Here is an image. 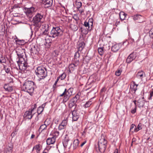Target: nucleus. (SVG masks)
<instances>
[{
	"instance_id": "nucleus-1",
	"label": "nucleus",
	"mask_w": 153,
	"mask_h": 153,
	"mask_svg": "<svg viewBox=\"0 0 153 153\" xmlns=\"http://www.w3.org/2000/svg\"><path fill=\"white\" fill-rule=\"evenodd\" d=\"M35 86L34 82L30 81H26L23 85L22 87L23 90L28 92L30 95L33 92Z\"/></svg>"
},
{
	"instance_id": "nucleus-2",
	"label": "nucleus",
	"mask_w": 153,
	"mask_h": 153,
	"mask_svg": "<svg viewBox=\"0 0 153 153\" xmlns=\"http://www.w3.org/2000/svg\"><path fill=\"white\" fill-rule=\"evenodd\" d=\"M43 17V15L38 13L33 18L32 22L33 25L35 26V30L37 31L40 27L41 25V20Z\"/></svg>"
},
{
	"instance_id": "nucleus-3",
	"label": "nucleus",
	"mask_w": 153,
	"mask_h": 153,
	"mask_svg": "<svg viewBox=\"0 0 153 153\" xmlns=\"http://www.w3.org/2000/svg\"><path fill=\"white\" fill-rule=\"evenodd\" d=\"M63 33V30L62 27H53L49 33V37L55 38L57 36H60L62 35Z\"/></svg>"
},
{
	"instance_id": "nucleus-4",
	"label": "nucleus",
	"mask_w": 153,
	"mask_h": 153,
	"mask_svg": "<svg viewBox=\"0 0 153 153\" xmlns=\"http://www.w3.org/2000/svg\"><path fill=\"white\" fill-rule=\"evenodd\" d=\"M35 73L40 80L44 79L47 76V70L42 66L38 67L35 71Z\"/></svg>"
},
{
	"instance_id": "nucleus-5",
	"label": "nucleus",
	"mask_w": 153,
	"mask_h": 153,
	"mask_svg": "<svg viewBox=\"0 0 153 153\" xmlns=\"http://www.w3.org/2000/svg\"><path fill=\"white\" fill-rule=\"evenodd\" d=\"M73 91V88H70L68 90L66 88L65 89L63 92L59 96L60 97H63L62 102H66L69 100L72 94Z\"/></svg>"
},
{
	"instance_id": "nucleus-6",
	"label": "nucleus",
	"mask_w": 153,
	"mask_h": 153,
	"mask_svg": "<svg viewBox=\"0 0 153 153\" xmlns=\"http://www.w3.org/2000/svg\"><path fill=\"white\" fill-rule=\"evenodd\" d=\"M107 141L104 136L102 137L98 141V149L101 152H104L106 150Z\"/></svg>"
},
{
	"instance_id": "nucleus-7",
	"label": "nucleus",
	"mask_w": 153,
	"mask_h": 153,
	"mask_svg": "<svg viewBox=\"0 0 153 153\" xmlns=\"http://www.w3.org/2000/svg\"><path fill=\"white\" fill-rule=\"evenodd\" d=\"M17 61L19 69L20 70L24 71L27 67V58H19Z\"/></svg>"
},
{
	"instance_id": "nucleus-8",
	"label": "nucleus",
	"mask_w": 153,
	"mask_h": 153,
	"mask_svg": "<svg viewBox=\"0 0 153 153\" xmlns=\"http://www.w3.org/2000/svg\"><path fill=\"white\" fill-rule=\"evenodd\" d=\"M35 8L33 7L30 8H25V12L27 16L30 18H31L34 15Z\"/></svg>"
},
{
	"instance_id": "nucleus-9",
	"label": "nucleus",
	"mask_w": 153,
	"mask_h": 153,
	"mask_svg": "<svg viewBox=\"0 0 153 153\" xmlns=\"http://www.w3.org/2000/svg\"><path fill=\"white\" fill-rule=\"evenodd\" d=\"M45 8L51 7L53 4V0H41Z\"/></svg>"
},
{
	"instance_id": "nucleus-10",
	"label": "nucleus",
	"mask_w": 153,
	"mask_h": 153,
	"mask_svg": "<svg viewBox=\"0 0 153 153\" xmlns=\"http://www.w3.org/2000/svg\"><path fill=\"white\" fill-rule=\"evenodd\" d=\"M39 49L37 45H30V53L32 56L37 55L39 53Z\"/></svg>"
},
{
	"instance_id": "nucleus-11",
	"label": "nucleus",
	"mask_w": 153,
	"mask_h": 153,
	"mask_svg": "<svg viewBox=\"0 0 153 153\" xmlns=\"http://www.w3.org/2000/svg\"><path fill=\"white\" fill-rule=\"evenodd\" d=\"M33 111V109H31L26 111L24 115V117L26 119H31L33 116V115H32V112Z\"/></svg>"
},
{
	"instance_id": "nucleus-12",
	"label": "nucleus",
	"mask_w": 153,
	"mask_h": 153,
	"mask_svg": "<svg viewBox=\"0 0 153 153\" xmlns=\"http://www.w3.org/2000/svg\"><path fill=\"white\" fill-rule=\"evenodd\" d=\"M72 120L74 121H76L77 120L79 117V113L77 112V111L74 109L72 111Z\"/></svg>"
},
{
	"instance_id": "nucleus-13",
	"label": "nucleus",
	"mask_w": 153,
	"mask_h": 153,
	"mask_svg": "<svg viewBox=\"0 0 153 153\" xmlns=\"http://www.w3.org/2000/svg\"><path fill=\"white\" fill-rule=\"evenodd\" d=\"M67 120L65 119L63 120L61 123H60L58 127L59 130H61L64 129L66 127L67 124Z\"/></svg>"
},
{
	"instance_id": "nucleus-14",
	"label": "nucleus",
	"mask_w": 153,
	"mask_h": 153,
	"mask_svg": "<svg viewBox=\"0 0 153 153\" xmlns=\"http://www.w3.org/2000/svg\"><path fill=\"white\" fill-rule=\"evenodd\" d=\"M137 77L139 79L143 80V79L145 77V74L143 71H140L138 72L137 74Z\"/></svg>"
},
{
	"instance_id": "nucleus-15",
	"label": "nucleus",
	"mask_w": 153,
	"mask_h": 153,
	"mask_svg": "<svg viewBox=\"0 0 153 153\" xmlns=\"http://www.w3.org/2000/svg\"><path fill=\"white\" fill-rule=\"evenodd\" d=\"M56 141V139L52 137H51L48 138L47 140V144L48 145H50L54 143Z\"/></svg>"
},
{
	"instance_id": "nucleus-16",
	"label": "nucleus",
	"mask_w": 153,
	"mask_h": 153,
	"mask_svg": "<svg viewBox=\"0 0 153 153\" xmlns=\"http://www.w3.org/2000/svg\"><path fill=\"white\" fill-rule=\"evenodd\" d=\"M79 96L78 94H76L74 97L71 99L70 101L75 105V106H76V103L77 102L78 100L79 99Z\"/></svg>"
},
{
	"instance_id": "nucleus-17",
	"label": "nucleus",
	"mask_w": 153,
	"mask_h": 153,
	"mask_svg": "<svg viewBox=\"0 0 153 153\" xmlns=\"http://www.w3.org/2000/svg\"><path fill=\"white\" fill-rule=\"evenodd\" d=\"M138 85V84H136L135 83V82H133L131 86V91H134V93H135L137 89V87Z\"/></svg>"
},
{
	"instance_id": "nucleus-18",
	"label": "nucleus",
	"mask_w": 153,
	"mask_h": 153,
	"mask_svg": "<svg viewBox=\"0 0 153 153\" xmlns=\"http://www.w3.org/2000/svg\"><path fill=\"white\" fill-rule=\"evenodd\" d=\"M120 48V45L118 44H115L112 45L111 47V50L114 52H116Z\"/></svg>"
},
{
	"instance_id": "nucleus-19",
	"label": "nucleus",
	"mask_w": 153,
	"mask_h": 153,
	"mask_svg": "<svg viewBox=\"0 0 153 153\" xmlns=\"http://www.w3.org/2000/svg\"><path fill=\"white\" fill-rule=\"evenodd\" d=\"M4 88L8 92H11L13 91V89L12 86H9L8 84H6L4 85Z\"/></svg>"
},
{
	"instance_id": "nucleus-20",
	"label": "nucleus",
	"mask_w": 153,
	"mask_h": 153,
	"mask_svg": "<svg viewBox=\"0 0 153 153\" xmlns=\"http://www.w3.org/2000/svg\"><path fill=\"white\" fill-rule=\"evenodd\" d=\"M12 146L7 147L4 150V153H12Z\"/></svg>"
},
{
	"instance_id": "nucleus-21",
	"label": "nucleus",
	"mask_w": 153,
	"mask_h": 153,
	"mask_svg": "<svg viewBox=\"0 0 153 153\" xmlns=\"http://www.w3.org/2000/svg\"><path fill=\"white\" fill-rule=\"evenodd\" d=\"M85 45V44L83 42H80L78 45L79 51H82L84 48Z\"/></svg>"
},
{
	"instance_id": "nucleus-22",
	"label": "nucleus",
	"mask_w": 153,
	"mask_h": 153,
	"mask_svg": "<svg viewBox=\"0 0 153 153\" xmlns=\"http://www.w3.org/2000/svg\"><path fill=\"white\" fill-rule=\"evenodd\" d=\"M69 140L68 139L65 138L63 140V144L65 148H66L68 144H71V143H69Z\"/></svg>"
},
{
	"instance_id": "nucleus-23",
	"label": "nucleus",
	"mask_w": 153,
	"mask_h": 153,
	"mask_svg": "<svg viewBox=\"0 0 153 153\" xmlns=\"http://www.w3.org/2000/svg\"><path fill=\"white\" fill-rule=\"evenodd\" d=\"M127 14L123 12H121L119 14V16L120 19L123 21L126 18V16Z\"/></svg>"
},
{
	"instance_id": "nucleus-24",
	"label": "nucleus",
	"mask_w": 153,
	"mask_h": 153,
	"mask_svg": "<svg viewBox=\"0 0 153 153\" xmlns=\"http://www.w3.org/2000/svg\"><path fill=\"white\" fill-rule=\"evenodd\" d=\"M79 142V140L78 139H76L74 140L73 143L74 149H76L78 146Z\"/></svg>"
},
{
	"instance_id": "nucleus-25",
	"label": "nucleus",
	"mask_w": 153,
	"mask_h": 153,
	"mask_svg": "<svg viewBox=\"0 0 153 153\" xmlns=\"http://www.w3.org/2000/svg\"><path fill=\"white\" fill-rule=\"evenodd\" d=\"M138 53L136 52H133L130 54L128 57H137L138 56Z\"/></svg>"
},
{
	"instance_id": "nucleus-26",
	"label": "nucleus",
	"mask_w": 153,
	"mask_h": 153,
	"mask_svg": "<svg viewBox=\"0 0 153 153\" xmlns=\"http://www.w3.org/2000/svg\"><path fill=\"white\" fill-rule=\"evenodd\" d=\"M142 124L140 123L138 124V125L136 128V127L134 129V131L135 132H137L139 130L142 129Z\"/></svg>"
},
{
	"instance_id": "nucleus-27",
	"label": "nucleus",
	"mask_w": 153,
	"mask_h": 153,
	"mask_svg": "<svg viewBox=\"0 0 153 153\" xmlns=\"http://www.w3.org/2000/svg\"><path fill=\"white\" fill-rule=\"evenodd\" d=\"M92 103L91 101V99H90L86 102L85 104L84 105V107L85 108H88L91 105Z\"/></svg>"
},
{
	"instance_id": "nucleus-28",
	"label": "nucleus",
	"mask_w": 153,
	"mask_h": 153,
	"mask_svg": "<svg viewBox=\"0 0 153 153\" xmlns=\"http://www.w3.org/2000/svg\"><path fill=\"white\" fill-rule=\"evenodd\" d=\"M134 20H138L142 17V16L139 14H137L133 16Z\"/></svg>"
},
{
	"instance_id": "nucleus-29",
	"label": "nucleus",
	"mask_w": 153,
	"mask_h": 153,
	"mask_svg": "<svg viewBox=\"0 0 153 153\" xmlns=\"http://www.w3.org/2000/svg\"><path fill=\"white\" fill-rule=\"evenodd\" d=\"M16 42L19 45H24L25 43V41L23 40H20L18 39L16 40Z\"/></svg>"
},
{
	"instance_id": "nucleus-30",
	"label": "nucleus",
	"mask_w": 153,
	"mask_h": 153,
	"mask_svg": "<svg viewBox=\"0 0 153 153\" xmlns=\"http://www.w3.org/2000/svg\"><path fill=\"white\" fill-rule=\"evenodd\" d=\"M59 53L57 51H54L52 53V57H56L59 55Z\"/></svg>"
},
{
	"instance_id": "nucleus-31",
	"label": "nucleus",
	"mask_w": 153,
	"mask_h": 153,
	"mask_svg": "<svg viewBox=\"0 0 153 153\" xmlns=\"http://www.w3.org/2000/svg\"><path fill=\"white\" fill-rule=\"evenodd\" d=\"M98 51L100 56H102L104 52L103 48H99L98 49Z\"/></svg>"
},
{
	"instance_id": "nucleus-32",
	"label": "nucleus",
	"mask_w": 153,
	"mask_h": 153,
	"mask_svg": "<svg viewBox=\"0 0 153 153\" xmlns=\"http://www.w3.org/2000/svg\"><path fill=\"white\" fill-rule=\"evenodd\" d=\"M59 132L58 131H56L53 133V137L56 139V138L59 135Z\"/></svg>"
},
{
	"instance_id": "nucleus-33",
	"label": "nucleus",
	"mask_w": 153,
	"mask_h": 153,
	"mask_svg": "<svg viewBox=\"0 0 153 153\" xmlns=\"http://www.w3.org/2000/svg\"><path fill=\"white\" fill-rule=\"evenodd\" d=\"M47 127V126H46L45 124H44L40 126L39 130H41V131H42L43 130L46 129Z\"/></svg>"
},
{
	"instance_id": "nucleus-34",
	"label": "nucleus",
	"mask_w": 153,
	"mask_h": 153,
	"mask_svg": "<svg viewBox=\"0 0 153 153\" xmlns=\"http://www.w3.org/2000/svg\"><path fill=\"white\" fill-rule=\"evenodd\" d=\"M66 76V74L65 73H63L61 75L58 77V78L60 79L61 80L64 79Z\"/></svg>"
},
{
	"instance_id": "nucleus-35",
	"label": "nucleus",
	"mask_w": 153,
	"mask_h": 153,
	"mask_svg": "<svg viewBox=\"0 0 153 153\" xmlns=\"http://www.w3.org/2000/svg\"><path fill=\"white\" fill-rule=\"evenodd\" d=\"M40 144H38L36 145L34 147L33 149H35L36 150V152H39L40 151Z\"/></svg>"
},
{
	"instance_id": "nucleus-36",
	"label": "nucleus",
	"mask_w": 153,
	"mask_h": 153,
	"mask_svg": "<svg viewBox=\"0 0 153 153\" xmlns=\"http://www.w3.org/2000/svg\"><path fill=\"white\" fill-rule=\"evenodd\" d=\"M44 109L42 108L40 106L38 108L37 110V112L38 115H39L43 111Z\"/></svg>"
},
{
	"instance_id": "nucleus-37",
	"label": "nucleus",
	"mask_w": 153,
	"mask_h": 153,
	"mask_svg": "<svg viewBox=\"0 0 153 153\" xmlns=\"http://www.w3.org/2000/svg\"><path fill=\"white\" fill-rule=\"evenodd\" d=\"M75 4L76 7L77 8H79L81 7L82 5V3L81 2L76 1Z\"/></svg>"
},
{
	"instance_id": "nucleus-38",
	"label": "nucleus",
	"mask_w": 153,
	"mask_h": 153,
	"mask_svg": "<svg viewBox=\"0 0 153 153\" xmlns=\"http://www.w3.org/2000/svg\"><path fill=\"white\" fill-rule=\"evenodd\" d=\"M122 72V70L121 69H120L119 68L115 72V74L116 76H119L120 74Z\"/></svg>"
},
{
	"instance_id": "nucleus-39",
	"label": "nucleus",
	"mask_w": 153,
	"mask_h": 153,
	"mask_svg": "<svg viewBox=\"0 0 153 153\" xmlns=\"http://www.w3.org/2000/svg\"><path fill=\"white\" fill-rule=\"evenodd\" d=\"M149 36L151 38L153 39V29H152L149 32Z\"/></svg>"
},
{
	"instance_id": "nucleus-40",
	"label": "nucleus",
	"mask_w": 153,
	"mask_h": 153,
	"mask_svg": "<svg viewBox=\"0 0 153 153\" xmlns=\"http://www.w3.org/2000/svg\"><path fill=\"white\" fill-rule=\"evenodd\" d=\"M51 123V121L49 119H47L44 122V124L47 126Z\"/></svg>"
},
{
	"instance_id": "nucleus-41",
	"label": "nucleus",
	"mask_w": 153,
	"mask_h": 153,
	"mask_svg": "<svg viewBox=\"0 0 153 153\" xmlns=\"http://www.w3.org/2000/svg\"><path fill=\"white\" fill-rule=\"evenodd\" d=\"M68 107L70 108H72L73 106H75V105L70 100L68 102Z\"/></svg>"
},
{
	"instance_id": "nucleus-42",
	"label": "nucleus",
	"mask_w": 153,
	"mask_h": 153,
	"mask_svg": "<svg viewBox=\"0 0 153 153\" xmlns=\"http://www.w3.org/2000/svg\"><path fill=\"white\" fill-rule=\"evenodd\" d=\"M153 98V90L150 91V95L148 99L149 100H152Z\"/></svg>"
},
{
	"instance_id": "nucleus-43",
	"label": "nucleus",
	"mask_w": 153,
	"mask_h": 153,
	"mask_svg": "<svg viewBox=\"0 0 153 153\" xmlns=\"http://www.w3.org/2000/svg\"><path fill=\"white\" fill-rule=\"evenodd\" d=\"M136 127V126L135 125L132 124L130 127V131L132 132H135L134 131V129L133 130V128H134V127L135 128Z\"/></svg>"
},
{
	"instance_id": "nucleus-44",
	"label": "nucleus",
	"mask_w": 153,
	"mask_h": 153,
	"mask_svg": "<svg viewBox=\"0 0 153 153\" xmlns=\"http://www.w3.org/2000/svg\"><path fill=\"white\" fill-rule=\"evenodd\" d=\"M89 24L88 30L91 31L93 26V22H88Z\"/></svg>"
},
{
	"instance_id": "nucleus-45",
	"label": "nucleus",
	"mask_w": 153,
	"mask_h": 153,
	"mask_svg": "<svg viewBox=\"0 0 153 153\" xmlns=\"http://www.w3.org/2000/svg\"><path fill=\"white\" fill-rule=\"evenodd\" d=\"M71 27L72 29L74 31H76L78 30V27L76 25H72L71 26Z\"/></svg>"
},
{
	"instance_id": "nucleus-46",
	"label": "nucleus",
	"mask_w": 153,
	"mask_h": 153,
	"mask_svg": "<svg viewBox=\"0 0 153 153\" xmlns=\"http://www.w3.org/2000/svg\"><path fill=\"white\" fill-rule=\"evenodd\" d=\"M49 33H50L47 32V30H44L42 32V34L44 35H47L49 37Z\"/></svg>"
},
{
	"instance_id": "nucleus-47",
	"label": "nucleus",
	"mask_w": 153,
	"mask_h": 153,
	"mask_svg": "<svg viewBox=\"0 0 153 153\" xmlns=\"http://www.w3.org/2000/svg\"><path fill=\"white\" fill-rule=\"evenodd\" d=\"M2 58H0V63L1 64L2 63H5L6 62V59L5 58H4L3 59H1Z\"/></svg>"
},
{
	"instance_id": "nucleus-48",
	"label": "nucleus",
	"mask_w": 153,
	"mask_h": 153,
	"mask_svg": "<svg viewBox=\"0 0 153 153\" xmlns=\"http://www.w3.org/2000/svg\"><path fill=\"white\" fill-rule=\"evenodd\" d=\"M133 60V58H127L126 61L128 63H130Z\"/></svg>"
},
{
	"instance_id": "nucleus-49",
	"label": "nucleus",
	"mask_w": 153,
	"mask_h": 153,
	"mask_svg": "<svg viewBox=\"0 0 153 153\" xmlns=\"http://www.w3.org/2000/svg\"><path fill=\"white\" fill-rule=\"evenodd\" d=\"M84 25L86 27H88V28H87V29L88 30V27H89L88 23L86 21H85L84 22Z\"/></svg>"
},
{
	"instance_id": "nucleus-50",
	"label": "nucleus",
	"mask_w": 153,
	"mask_h": 153,
	"mask_svg": "<svg viewBox=\"0 0 153 153\" xmlns=\"http://www.w3.org/2000/svg\"><path fill=\"white\" fill-rule=\"evenodd\" d=\"M43 26L44 27H47L46 28H45V29L44 30H46V31L47 30V32H48V30H48V28H49L48 25V24H45V25H43Z\"/></svg>"
},
{
	"instance_id": "nucleus-51",
	"label": "nucleus",
	"mask_w": 153,
	"mask_h": 153,
	"mask_svg": "<svg viewBox=\"0 0 153 153\" xmlns=\"http://www.w3.org/2000/svg\"><path fill=\"white\" fill-rule=\"evenodd\" d=\"M25 53H22V54H19L18 53H17V55L18 56V57H23L24 56V55H25Z\"/></svg>"
},
{
	"instance_id": "nucleus-52",
	"label": "nucleus",
	"mask_w": 153,
	"mask_h": 153,
	"mask_svg": "<svg viewBox=\"0 0 153 153\" xmlns=\"http://www.w3.org/2000/svg\"><path fill=\"white\" fill-rule=\"evenodd\" d=\"M75 65L74 64H71L69 66V69L70 68H73V69H74V68H75Z\"/></svg>"
},
{
	"instance_id": "nucleus-53",
	"label": "nucleus",
	"mask_w": 153,
	"mask_h": 153,
	"mask_svg": "<svg viewBox=\"0 0 153 153\" xmlns=\"http://www.w3.org/2000/svg\"><path fill=\"white\" fill-rule=\"evenodd\" d=\"M79 54L78 51L75 53L74 55V57H79Z\"/></svg>"
},
{
	"instance_id": "nucleus-54",
	"label": "nucleus",
	"mask_w": 153,
	"mask_h": 153,
	"mask_svg": "<svg viewBox=\"0 0 153 153\" xmlns=\"http://www.w3.org/2000/svg\"><path fill=\"white\" fill-rule=\"evenodd\" d=\"M136 107H135L134 109H133V110H131V112L132 114H134L136 111Z\"/></svg>"
},
{
	"instance_id": "nucleus-55",
	"label": "nucleus",
	"mask_w": 153,
	"mask_h": 153,
	"mask_svg": "<svg viewBox=\"0 0 153 153\" xmlns=\"http://www.w3.org/2000/svg\"><path fill=\"white\" fill-rule=\"evenodd\" d=\"M86 141L85 140L83 142H82L80 145V146L81 147H82V146L86 143Z\"/></svg>"
},
{
	"instance_id": "nucleus-56",
	"label": "nucleus",
	"mask_w": 153,
	"mask_h": 153,
	"mask_svg": "<svg viewBox=\"0 0 153 153\" xmlns=\"http://www.w3.org/2000/svg\"><path fill=\"white\" fill-rule=\"evenodd\" d=\"M46 103H44L42 104L41 106H40V107L41 108H43L44 109V108L46 105Z\"/></svg>"
},
{
	"instance_id": "nucleus-57",
	"label": "nucleus",
	"mask_w": 153,
	"mask_h": 153,
	"mask_svg": "<svg viewBox=\"0 0 153 153\" xmlns=\"http://www.w3.org/2000/svg\"><path fill=\"white\" fill-rule=\"evenodd\" d=\"M10 71V69L8 68H7L5 69V71L7 73H9V72Z\"/></svg>"
},
{
	"instance_id": "nucleus-58",
	"label": "nucleus",
	"mask_w": 153,
	"mask_h": 153,
	"mask_svg": "<svg viewBox=\"0 0 153 153\" xmlns=\"http://www.w3.org/2000/svg\"><path fill=\"white\" fill-rule=\"evenodd\" d=\"M93 22V19L92 18H91L89 19L88 21V22Z\"/></svg>"
},
{
	"instance_id": "nucleus-59",
	"label": "nucleus",
	"mask_w": 153,
	"mask_h": 153,
	"mask_svg": "<svg viewBox=\"0 0 153 153\" xmlns=\"http://www.w3.org/2000/svg\"><path fill=\"white\" fill-rule=\"evenodd\" d=\"M59 79L58 78V77L57 78V79L56 80V81L54 84V85H56V84H57V83L58 82V81H59Z\"/></svg>"
},
{
	"instance_id": "nucleus-60",
	"label": "nucleus",
	"mask_w": 153,
	"mask_h": 153,
	"mask_svg": "<svg viewBox=\"0 0 153 153\" xmlns=\"http://www.w3.org/2000/svg\"><path fill=\"white\" fill-rule=\"evenodd\" d=\"M105 91V88H103L101 90V92H103Z\"/></svg>"
},
{
	"instance_id": "nucleus-61",
	"label": "nucleus",
	"mask_w": 153,
	"mask_h": 153,
	"mask_svg": "<svg viewBox=\"0 0 153 153\" xmlns=\"http://www.w3.org/2000/svg\"><path fill=\"white\" fill-rule=\"evenodd\" d=\"M113 153H118V150L117 149L115 150L114 152Z\"/></svg>"
},
{
	"instance_id": "nucleus-62",
	"label": "nucleus",
	"mask_w": 153,
	"mask_h": 153,
	"mask_svg": "<svg viewBox=\"0 0 153 153\" xmlns=\"http://www.w3.org/2000/svg\"><path fill=\"white\" fill-rule=\"evenodd\" d=\"M33 106H34V107L33 108V109L31 108V109H33V110L34 109L36 108V104H35Z\"/></svg>"
},
{
	"instance_id": "nucleus-63",
	"label": "nucleus",
	"mask_w": 153,
	"mask_h": 153,
	"mask_svg": "<svg viewBox=\"0 0 153 153\" xmlns=\"http://www.w3.org/2000/svg\"><path fill=\"white\" fill-rule=\"evenodd\" d=\"M19 7L17 5H15L13 7V8H16Z\"/></svg>"
},
{
	"instance_id": "nucleus-64",
	"label": "nucleus",
	"mask_w": 153,
	"mask_h": 153,
	"mask_svg": "<svg viewBox=\"0 0 153 153\" xmlns=\"http://www.w3.org/2000/svg\"><path fill=\"white\" fill-rule=\"evenodd\" d=\"M34 137H35V135H34V134H32V135H31V136L30 139H33V138Z\"/></svg>"
}]
</instances>
